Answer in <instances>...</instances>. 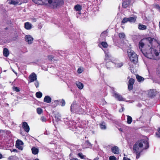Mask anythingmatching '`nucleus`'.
Returning <instances> with one entry per match:
<instances>
[{
    "instance_id": "nucleus-19",
    "label": "nucleus",
    "mask_w": 160,
    "mask_h": 160,
    "mask_svg": "<svg viewBox=\"0 0 160 160\" xmlns=\"http://www.w3.org/2000/svg\"><path fill=\"white\" fill-rule=\"evenodd\" d=\"M137 17L135 15L133 17L128 18V22H135L136 21Z\"/></svg>"
},
{
    "instance_id": "nucleus-11",
    "label": "nucleus",
    "mask_w": 160,
    "mask_h": 160,
    "mask_svg": "<svg viewBox=\"0 0 160 160\" xmlns=\"http://www.w3.org/2000/svg\"><path fill=\"white\" fill-rule=\"evenodd\" d=\"M29 82H31L35 81L37 79V76L34 72L32 73L29 77Z\"/></svg>"
},
{
    "instance_id": "nucleus-25",
    "label": "nucleus",
    "mask_w": 160,
    "mask_h": 160,
    "mask_svg": "<svg viewBox=\"0 0 160 160\" xmlns=\"http://www.w3.org/2000/svg\"><path fill=\"white\" fill-rule=\"evenodd\" d=\"M3 54L5 57H7L9 54V52L7 48H4L3 50Z\"/></svg>"
},
{
    "instance_id": "nucleus-7",
    "label": "nucleus",
    "mask_w": 160,
    "mask_h": 160,
    "mask_svg": "<svg viewBox=\"0 0 160 160\" xmlns=\"http://www.w3.org/2000/svg\"><path fill=\"white\" fill-rule=\"evenodd\" d=\"M53 8L60 7L64 4L63 0H53L51 3Z\"/></svg>"
},
{
    "instance_id": "nucleus-52",
    "label": "nucleus",
    "mask_w": 160,
    "mask_h": 160,
    "mask_svg": "<svg viewBox=\"0 0 160 160\" xmlns=\"http://www.w3.org/2000/svg\"><path fill=\"white\" fill-rule=\"evenodd\" d=\"M53 58V57L52 56H48V59L49 60H52V59Z\"/></svg>"
},
{
    "instance_id": "nucleus-64",
    "label": "nucleus",
    "mask_w": 160,
    "mask_h": 160,
    "mask_svg": "<svg viewBox=\"0 0 160 160\" xmlns=\"http://www.w3.org/2000/svg\"><path fill=\"white\" fill-rule=\"evenodd\" d=\"M158 132H159V133L160 134V128H159V130H158Z\"/></svg>"
},
{
    "instance_id": "nucleus-29",
    "label": "nucleus",
    "mask_w": 160,
    "mask_h": 160,
    "mask_svg": "<svg viewBox=\"0 0 160 160\" xmlns=\"http://www.w3.org/2000/svg\"><path fill=\"white\" fill-rule=\"evenodd\" d=\"M136 78L137 79L138 81L139 82H141L143 81L144 80V78L142 77L139 76V75L137 74L136 75Z\"/></svg>"
},
{
    "instance_id": "nucleus-43",
    "label": "nucleus",
    "mask_w": 160,
    "mask_h": 160,
    "mask_svg": "<svg viewBox=\"0 0 160 160\" xmlns=\"http://www.w3.org/2000/svg\"><path fill=\"white\" fill-rule=\"evenodd\" d=\"M13 90L16 92H19L20 91V88L18 87H13Z\"/></svg>"
},
{
    "instance_id": "nucleus-40",
    "label": "nucleus",
    "mask_w": 160,
    "mask_h": 160,
    "mask_svg": "<svg viewBox=\"0 0 160 160\" xmlns=\"http://www.w3.org/2000/svg\"><path fill=\"white\" fill-rule=\"evenodd\" d=\"M101 44L104 48H106L108 47V45L106 42H102L101 43Z\"/></svg>"
},
{
    "instance_id": "nucleus-28",
    "label": "nucleus",
    "mask_w": 160,
    "mask_h": 160,
    "mask_svg": "<svg viewBox=\"0 0 160 160\" xmlns=\"http://www.w3.org/2000/svg\"><path fill=\"white\" fill-rule=\"evenodd\" d=\"M138 28L139 29L144 30L146 29L147 26L146 25H142L141 24H139Z\"/></svg>"
},
{
    "instance_id": "nucleus-57",
    "label": "nucleus",
    "mask_w": 160,
    "mask_h": 160,
    "mask_svg": "<svg viewBox=\"0 0 160 160\" xmlns=\"http://www.w3.org/2000/svg\"><path fill=\"white\" fill-rule=\"evenodd\" d=\"M70 160H79L78 159L75 158H72L70 159Z\"/></svg>"
},
{
    "instance_id": "nucleus-1",
    "label": "nucleus",
    "mask_w": 160,
    "mask_h": 160,
    "mask_svg": "<svg viewBox=\"0 0 160 160\" xmlns=\"http://www.w3.org/2000/svg\"><path fill=\"white\" fill-rule=\"evenodd\" d=\"M149 142L147 140L142 139L138 140L133 146L134 152L136 154V158H139L141 153L144 150L149 148Z\"/></svg>"
},
{
    "instance_id": "nucleus-48",
    "label": "nucleus",
    "mask_w": 160,
    "mask_h": 160,
    "mask_svg": "<svg viewBox=\"0 0 160 160\" xmlns=\"http://www.w3.org/2000/svg\"><path fill=\"white\" fill-rule=\"evenodd\" d=\"M35 81V85L36 87L37 88H38L39 87V82L37 80H36Z\"/></svg>"
},
{
    "instance_id": "nucleus-6",
    "label": "nucleus",
    "mask_w": 160,
    "mask_h": 160,
    "mask_svg": "<svg viewBox=\"0 0 160 160\" xmlns=\"http://www.w3.org/2000/svg\"><path fill=\"white\" fill-rule=\"evenodd\" d=\"M105 61L106 62V66L107 68H109L110 67H108V63H109V64L111 66H112L113 64H114V63L111 61V60L110 59L111 56L109 54L108 52H105Z\"/></svg>"
},
{
    "instance_id": "nucleus-38",
    "label": "nucleus",
    "mask_w": 160,
    "mask_h": 160,
    "mask_svg": "<svg viewBox=\"0 0 160 160\" xmlns=\"http://www.w3.org/2000/svg\"><path fill=\"white\" fill-rule=\"evenodd\" d=\"M37 112L38 114H40L42 112V110L41 108H37Z\"/></svg>"
},
{
    "instance_id": "nucleus-63",
    "label": "nucleus",
    "mask_w": 160,
    "mask_h": 160,
    "mask_svg": "<svg viewBox=\"0 0 160 160\" xmlns=\"http://www.w3.org/2000/svg\"><path fill=\"white\" fill-rule=\"evenodd\" d=\"M119 131H122V128H120L119 129Z\"/></svg>"
},
{
    "instance_id": "nucleus-22",
    "label": "nucleus",
    "mask_w": 160,
    "mask_h": 160,
    "mask_svg": "<svg viewBox=\"0 0 160 160\" xmlns=\"http://www.w3.org/2000/svg\"><path fill=\"white\" fill-rule=\"evenodd\" d=\"M99 126L100 128L102 130H105L107 128L106 123L104 122L100 123Z\"/></svg>"
},
{
    "instance_id": "nucleus-37",
    "label": "nucleus",
    "mask_w": 160,
    "mask_h": 160,
    "mask_svg": "<svg viewBox=\"0 0 160 160\" xmlns=\"http://www.w3.org/2000/svg\"><path fill=\"white\" fill-rule=\"evenodd\" d=\"M134 82V80L132 78H130L128 81V84L133 85Z\"/></svg>"
},
{
    "instance_id": "nucleus-61",
    "label": "nucleus",
    "mask_w": 160,
    "mask_h": 160,
    "mask_svg": "<svg viewBox=\"0 0 160 160\" xmlns=\"http://www.w3.org/2000/svg\"><path fill=\"white\" fill-rule=\"evenodd\" d=\"M99 159V158L97 157L96 158H94L93 160H98Z\"/></svg>"
},
{
    "instance_id": "nucleus-59",
    "label": "nucleus",
    "mask_w": 160,
    "mask_h": 160,
    "mask_svg": "<svg viewBox=\"0 0 160 160\" xmlns=\"http://www.w3.org/2000/svg\"><path fill=\"white\" fill-rule=\"evenodd\" d=\"M107 33V32L106 31H103L102 33V34H106Z\"/></svg>"
},
{
    "instance_id": "nucleus-18",
    "label": "nucleus",
    "mask_w": 160,
    "mask_h": 160,
    "mask_svg": "<svg viewBox=\"0 0 160 160\" xmlns=\"http://www.w3.org/2000/svg\"><path fill=\"white\" fill-rule=\"evenodd\" d=\"M54 102H58V104H57L56 105L60 104V103H61V106L63 107L65 105V100L63 99L61 100H55L54 101Z\"/></svg>"
},
{
    "instance_id": "nucleus-17",
    "label": "nucleus",
    "mask_w": 160,
    "mask_h": 160,
    "mask_svg": "<svg viewBox=\"0 0 160 160\" xmlns=\"http://www.w3.org/2000/svg\"><path fill=\"white\" fill-rule=\"evenodd\" d=\"M84 148H91L92 147V145L88 140H86L84 144Z\"/></svg>"
},
{
    "instance_id": "nucleus-36",
    "label": "nucleus",
    "mask_w": 160,
    "mask_h": 160,
    "mask_svg": "<svg viewBox=\"0 0 160 160\" xmlns=\"http://www.w3.org/2000/svg\"><path fill=\"white\" fill-rule=\"evenodd\" d=\"M78 155L81 159H85V158L86 157V156L83 155L81 152L79 153L78 154Z\"/></svg>"
},
{
    "instance_id": "nucleus-35",
    "label": "nucleus",
    "mask_w": 160,
    "mask_h": 160,
    "mask_svg": "<svg viewBox=\"0 0 160 160\" xmlns=\"http://www.w3.org/2000/svg\"><path fill=\"white\" fill-rule=\"evenodd\" d=\"M36 97L38 98H40L42 96V93L40 92H37L36 93Z\"/></svg>"
},
{
    "instance_id": "nucleus-23",
    "label": "nucleus",
    "mask_w": 160,
    "mask_h": 160,
    "mask_svg": "<svg viewBox=\"0 0 160 160\" xmlns=\"http://www.w3.org/2000/svg\"><path fill=\"white\" fill-rule=\"evenodd\" d=\"M24 27L27 30H30L32 28V24L29 22H26L24 24Z\"/></svg>"
},
{
    "instance_id": "nucleus-14",
    "label": "nucleus",
    "mask_w": 160,
    "mask_h": 160,
    "mask_svg": "<svg viewBox=\"0 0 160 160\" xmlns=\"http://www.w3.org/2000/svg\"><path fill=\"white\" fill-rule=\"evenodd\" d=\"M122 7L124 8H126L130 5L131 0H122Z\"/></svg>"
},
{
    "instance_id": "nucleus-30",
    "label": "nucleus",
    "mask_w": 160,
    "mask_h": 160,
    "mask_svg": "<svg viewBox=\"0 0 160 160\" xmlns=\"http://www.w3.org/2000/svg\"><path fill=\"white\" fill-rule=\"evenodd\" d=\"M74 9L77 11H80L82 9V7L79 4H77L74 6Z\"/></svg>"
},
{
    "instance_id": "nucleus-47",
    "label": "nucleus",
    "mask_w": 160,
    "mask_h": 160,
    "mask_svg": "<svg viewBox=\"0 0 160 160\" xmlns=\"http://www.w3.org/2000/svg\"><path fill=\"white\" fill-rule=\"evenodd\" d=\"M133 88V85L128 84V90L130 91L132 90Z\"/></svg>"
},
{
    "instance_id": "nucleus-46",
    "label": "nucleus",
    "mask_w": 160,
    "mask_h": 160,
    "mask_svg": "<svg viewBox=\"0 0 160 160\" xmlns=\"http://www.w3.org/2000/svg\"><path fill=\"white\" fill-rule=\"evenodd\" d=\"M60 116H57V115H55V118L56 119V121L58 122V121H59V120H60Z\"/></svg>"
},
{
    "instance_id": "nucleus-55",
    "label": "nucleus",
    "mask_w": 160,
    "mask_h": 160,
    "mask_svg": "<svg viewBox=\"0 0 160 160\" xmlns=\"http://www.w3.org/2000/svg\"><path fill=\"white\" fill-rule=\"evenodd\" d=\"M109 63H108V67H110V68H107L108 69H110V68H111L114 65V64H113L112 66H111L109 64Z\"/></svg>"
},
{
    "instance_id": "nucleus-62",
    "label": "nucleus",
    "mask_w": 160,
    "mask_h": 160,
    "mask_svg": "<svg viewBox=\"0 0 160 160\" xmlns=\"http://www.w3.org/2000/svg\"><path fill=\"white\" fill-rule=\"evenodd\" d=\"M12 158V157H9V158H8V160H11V159Z\"/></svg>"
},
{
    "instance_id": "nucleus-5",
    "label": "nucleus",
    "mask_w": 160,
    "mask_h": 160,
    "mask_svg": "<svg viewBox=\"0 0 160 160\" xmlns=\"http://www.w3.org/2000/svg\"><path fill=\"white\" fill-rule=\"evenodd\" d=\"M80 105L76 101H73L70 107V111L72 113H74L77 112V111Z\"/></svg>"
},
{
    "instance_id": "nucleus-58",
    "label": "nucleus",
    "mask_w": 160,
    "mask_h": 160,
    "mask_svg": "<svg viewBox=\"0 0 160 160\" xmlns=\"http://www.w3.org/2000/svg\"><path fill=\"white\" fill-rule=\"evenodd\" d=\"M49 132H47V131H46L45 132H44V134H46V135H48V134H49Z\"/></svg>"
},
{
    "instance_id": "nucleus-27",
    "label": "nucleus",
    "mask_w": 160,
    "mask_h": 160,
    "mask_svg": "<svg viewBox=\"0 0 160 160\" xmlns=\"http://www.w3.org/2000/svg\"><path fill=\"white\" fill-rule=\"evenodd\" d=\"M78 87L80 89H82L83 87V84L80 82H77L76 83Z\"/></svg>"
},
{
    "instance_id": "nucleus-32",
    "label": "nucleus",
    "mask_w": 160,
    "mask_h": 160,
    "mask_svg": "<svg viewBox=\"0 0 160 160\" xmlns=\"http://www.w3.org/2000/svg\"><path fill=\"white\" fill-rule=\"evenodd\" d=\"M23 144V142L20 140H18L16 142L15 146L22 145Z\"/></svg>"
},
{
    "instance_id": "nucleus-53",
    "label": "nucleus",
    "mask_w": 160,
    "mask_h": 160,
    "mask_svg": "<svg viewBox=\"0 0 160 160\" xmlns=\"http://www.w3.org/2000/svg\"><path fill=\"white\" fill-rule=\"evenodd\" d=\"M11 152H17L18 150L15 149H13L12 150H11Z\"/></svg>"
},
{
    "instance_id": "nucleus-34",
    "label": "nucleus",
    "mask_w": 160,
    "mask_h": 160,
    "mask_svg": "<svg viewBox=\"0 0 160 160\" xmlns=\"http://www.w3.org/2000/svg\"><path fill=\"white\" fill-rule=\"evenodd\" d=\"M114 64H115L116 67L118 68L121 67L123 65V64L122 62L117 63H114Z\"/></svg>"
},
{
    "instance_id": "nucleus-20",
    "label": "nucleus",
    "mask_w": 160,
    "mask_h": 160,
    "mask_svg": "<svg viewBox=\"0 0 160 160\" xmlns=\"http://www.w3.org/2000/svg\"><path fill=\"white\" fill-rule=\"evenodd\" d=\"M51 101V98L49 96H46L44 98L43 101L44 102L50 103Z\"/></svg>"
},
{
    "instance_id": "nucleus-54",
    "label": "nucleus",
    "mask_w": 160,
    "mask_h": 160,
    "mask_svg": "<svg viewBox=\"0 0 160 160\" xmlns=\"http://www.w3.org/2000/svg\"><path fill=\"white\" fill-rule=\"evenodd\" d=\"M123 160H131L129 158L126 157H124Z\"/></svg>"
},
{
    "instance_id": "nucleus-33",
    "label": "nucleus",
    "mask_w": 160,
    "mask_h": 160,
    "mask_svg": "<svg viewBox=\"0 0 160 160\" xmlns=\"http://www.w3.org/2000/svg\"><path fill=\"white\" fill-rule=\"evenodd\" d=\"M127 122L129 124H130L132 122V118L128 115L127 116Z\"/></svg>"
},
{
    "instance_id": "nucleus-50",
    "label": "nucleus",
    "mask_w": 160,
    "mask_h": 160,
    "mask_svg": "<svg viewBox=\"0 0 160 160\" xmlns=\"http://www.w3.org/2000/svg\"><path fill=\"white\" fill-rule=\"evenodd\" d=\"M41 120L42 122H45L46 121V119L44 117H42L41 118Z\"/></svg>"
},
{
    "instance_id": "nucleus-21",
    "label": "nucleus",
    "mask_w": 160,
    "mask_h": 160,
    "mask_svg": "<svg viewBox=\"0 0 160 160\" xmlns=\"http://www.w3.org/2000/svg\"><path fill=\"white\" fill-rule=\"evenodd\" d=\"M52 2V0H42L41 4L43 5H47L48 4H51Z\"/></svg>"
},
{
    "instance_id": "nucleus-60",
    "label": "nucleus",
    "mask_w": 160,
    "mask_h": 160,
    "mask_svg": "<svg viewBox=\"0 0 160 160\" xmlns=\"http://www.w3.org/2000/svg\"><path fill=\"white\" fill-rule=\"evenodd\" d=\"M122 111H121L120 110L119 111L120 112H123L124 109V108L123 107H122Z\"/></svg>"
},
{
    "instance_id": "nucleus-9",
    "label": "nucleus",
    "mask_w": 160,
    "mask_h": 160,
    "mask_svg": "<svg viewBox=\"0 0 160 160\" xmlns=\"http://www.w3.org/2000/svg\"><path fill=\"white\" fill-rule=\"evenodd\" d=\"M113 96L119 101H125V99L123 98L122 96L118 93L116 91H114L113 92Z\"/></svg>"
},
{
    "instance_id": "nucleus-24",
    "label": "nucleus",
    "mask_w": 160,
    "mask_h": 160,
    "mask_svg": "<svg viewBox=\"0 0 160 160\" xmlns=\"http://www.w3.org/2000/svg\"><path fill=\"white\" fill-rule=\"evenodd\" d=\"M84 112V110L82 109V108L81 107L80 105L79 107V108L77 109V113L79 114H83Z\"/></svg>"
},
{
    "instance_id": "nucleus-3",
    "label": "nucleus",
    "mask_w": 160,
    "mask_h": 160,
    "mask_svg": "<svg viewBox=\"0 0 160 160\" xmlns=\"http://www.w3.org/2000/svg\"><path fill=\"white\" fill-rule=\"evenodd\" d=\"M151 46L148 49H146L142 51V53L146 58L150 59H155V56H158V53L155 52L154 49L152 48Z\"/></svg>"
},
{
    "instance_id": "nucleus-15",
    "label": "nucleus",
    "mask_w": 160,
    "mask_h": 160,
    "mask_svg": "<svg viewBox=\"0 0 160 160\" xmlns=\"http://www.w3.org/2000/svg\"><path fill=\"white\" fill-rule=\"evenodd\" d=\"M156 95V91L154 89H151L148 92V95L151 98L154 97Z\"/></svg>"
},
{
    "instance_id": "nucleus-12",
    "label": "nucleus",
    "mask_w": 160,
    "mask_h": 160,
    "mask_svg": "<svg viewBox=\"0 0 160 160\" xmlns=\"http://www.w3.org/2000/svg\"><path fill=\"white\" fill-rule=\"evenodd\" d=\"M22 127L24 131L28 132L30 130L29 127L27 123L26 122H23L22 123Z\"/></svg>"
},
{
    "instance_id": "nucleus-39",
    "label": "nucleus",
    "mask_w": 160,
    "mask_h": 160,
    "mask_svg": "<svg viewBox=\"0 0 160 160\" xmlns=\"http://www.w3.org/2000/svg\"><path fill=\"white\" fill-rule=\"evenodd\" d=\"M32 1L35 3L38 4H41L42 0H32Z\"/></svg>"
},
{
    "instance_id": "nucleus-45",
    "label": "nucleus",
    "mask_w": 160,
    "mask_h": 160,
    "mask_svg": "<svg viewBox=\"0 0 160 160\" xmlns=\"http://www.w3.org/2000/svg\"><path fill=\"white\" fill-rule=\"evenodd\" d=\"M155 8L160 12V6L158 4L155 5Z\"/></svg>"
},
{
    "instance_id": "nucleus-49",
    "label": "nucleus",
    "mask_w": 160,
    "mask_h": 160,
    "mask_svg": "<svg viewBox=\"0 0 160 160\" xmlns=\"http://www.w3.org/2000/svg\"><path fill=\"white\" fill-rule=\"evenodd\" d=\"M21 145L20 146H16V148H18L19 150H22L23 149V147L21 146Z\"/></svg>"
},
{
    "instance_id": "nucleus-42",
    "label": "nucleus",
    "mask_w": 160,
    "mask_h": 160,
    "mask_svg": "<svg viewBox=\"0 0 160 160\" xmlns=\"http://www.w3.org/2000/svg\"><path fill=\"white\" fill-rule=\"evenodd\" d=\"M128 22V18H124L122 19V22L123 23H125Z\"/></svg>"
},
{
    "instance_id": "nucleus-2",
    "label": "nucleus",
    "mask_w": 160,
    "mask_h": 160,
    "mask_svg": "<svg viewBox=\"0 0 160 160\" xmlns=\"http://www.w3.org/2000/svg\"><path fill=\"white\" fill-rule=\"evenodd\" d=\"M154 41L155 42L156 41L155 39L151 37L146 38L141 40L139 43V48L141 52L142 53V51H143L142 50V48L144 46L146 48H148V47H149L151 46H152Z\"/></svg>"
},
{
    "instance_id": "nucleus-10",
    "label": "nucleus",
    "mask_w": 160,
    "mask_h": 160,
    "mask_svg": "<svg viewBox=\"0 0 160 160\" xmlns=\"http://www.w3.org/2000/svg\"><path fill=\"white\" fill-rule=\"evenodd\" d=\"M8 3L14 5H20L22 4V0H8Z\"/></svg>"
},
{
    "instance_id": "nucleus-41",
    "label": "nucleus",
    "mask_w": 160,
    "mask_h": 160,
    "mask_svg": "<svg viewBox=\"0 0 160 160\" xmlns=\"http://www.w3.org/2000/svg\"><path fill=\"white\" fill-rule=\"evenodd\" d=\"M119 36L120 38H123L125 36V35L123 33H120L119 34Z\"/></svg>"
},
{
    "instance_id": "nucleus-26",
    "label": "nucleus",
    "mask_w": 160,
    "mask_h": 160,
    "mask_svg": "<svg viewBox=\"0 0 160 160\" xmlns=\"http://www.w3.org/2000/svg\"><path fill=\"white\" fill-rule=\"evenodd\" d=\"M31 150L32 153L34 155L38 154L39 152L38 149L35 147H32Z\"/></svg>"
},
{
    "instance_id": "nucleus-56",
    "label": "nucleus",
    "mask_w": 160,
    "mask_h": 160,
    "mask_svg": "<svg viewBox=\"0 0 160 160\" xmlns=\"http://www.w3.org/2000/svg\"><path fill=\"white\" fill-rule=\"evenodd\" d=\"M156 135L157 136V137L158 138H160V134L158 133H156Z\"/></svg>"
},
{
    "instance_id": "nucleus-16",
    "label": "nucleus",
    "mask_w": 160,
    "mask_h": 160,
    "mask_svg": "<svg viewBox=\"0 0 160 160\" xmlns=\"http://www.w3.org/2000/svg\"><path fill=\"white\" fill-rule=\"evenodd\" d=\"M111 150L112 152L115 154H118L119 153V149L117 146L112 147Z\"/></svg>"
},
{
    "instance_id": "nucleus-4",
    "label": "nucleus",
    "mask_w": 160,
    "mask_h": 160,
    "mask_svg": "<svg viewBox=\"0 0 160 160\" xmlns=\"http://www.w3.org/2000/svg\"><path fill=\"white\" fill-rule=\"evenodd\" d=\"M127 52L130 61L134 64H136L138 61V57L134 51L129 49Z\"/></svg>"
},
{
    "instance_id": "nucleus-13",
    "label": "nucleus",
    "mask_w": 160,
    "mask_h": 160,
    "mask_svg": "<svg viewBox=\"0 0 160 160\" xmlns=\"http://www.w3.org/2000/svg\"><path fill=\"white\" fill-rule=\"evenodd\" d=\"M25 38L26 41L28 42V44H31L33 40V38L29 35H26Z\"/></svg>"
},
{
    "instance_id": "nucleus-51",
    "label": "nucleus",
    "mask_w": 160,
    "mask_h": 160,
    "mask_svg": "<svg viewBox=\"0 0 160 160\" xmlns=\"http://www.w3.org/2000/svg\"><path fill=\"white\" fill-rule=\"evenodd\" d=\"M82 72V69L80 68H79L78 69V72L79 73H81Z\"/></svg>"
},
{
    "instance_id": "nucleus-8",
    "label": "nucleus",
    "mask_w": 160,
    "mask_h": 160,
    "mask_svg": "<svg viewBox=\"0 0 160 160\" xmlns=\"http://www.w3.org/2000/svg\"><path fill=\"white\" fill-rule=\"evenodd\" d=\"M64 122L65 124L68 126V128L70 129H73V127H75L76 125V123L73 121L69 120L68 119V118H64Z\"/></svg>"
},
{
    "instance_id": "nucleus-44",
    "label": "nucleus",
    "mask_w": 160,
    "mask_h": 160,
    "mask_svg": "<svg viewBox=\"0 0 160 160\" xmlns=\"http://www.w3.org/2000/svg\"><path fill=\"white\" fill-rule=\"evenodd\" d=\"M109 160H117L116 158L114 156H111L109 157Z\"/></svg>"
},
{
    "instance_id": "nucleus-31",
    "label": "nucleus",
    "mask_w": 160,
    "mask_h": 160,
    "mask_svg": "<svg viewBox=\"0 0 160 160\" xmlns=\"http://www.w3.org/2000/svg\"><path fill=\"white\" fill-rule=\"evenodd\" d=\"M157 75L160 78V64H159L156 69Z\"/></svg>"
}]
</instances>
